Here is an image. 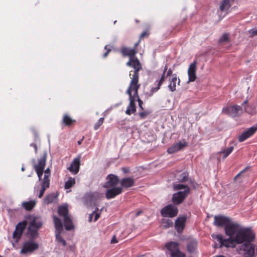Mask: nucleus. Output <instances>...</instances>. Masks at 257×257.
<instances>
[{
  "mask_svg": "<svg viewBox=\"0 0 257 257\" xmlns=\"http://www.w3.org/2000/svg\"><path fill=\"white\" fill-rule=\"evenodd\" d=\"M110 46H108V45H106V46H105L104 49H105L107 51H106V52H105V53L104 54V55H103V57H106L107 56V55H108V54L109 52V51H110Z\"/></svg>",
  "mask_w": 257,
  "mask_h": 257,
  "instance_id": "nucleus-38",
  "label": "nucleus"
},
{
  "mask_svg": "<svg viewBox=\"0 0 257 257\" xmlns=\"http://www.w3.org/2000/svg\"><path fill=\"white\" fill-rule=\"evenodd\" d=\"M169 82L168 87L172 92H173L176 90V83L179 85L180 81L176 75H173L172 77L169 79Z\"/></svg>",
  "mask_w": 257,
  "mask_h": 257,
  "instance_id": "nucleus-22",
  "label": "nucleus"
},
{
  "mask_svg": "<svg viewBox=\"0 0 257 257\" xmlns=\"http://www.w3.org/2000/svg\"><path fill=\"white\" fill-rule=\"evenodd\" d=\"M50 176V170L49 168L46 169L44 171V176L43 179L41 182V189L40 191L38 197L41 198L46 189L49 187L50 185V180L49 177Z\"/></svg>",
  "mask_w": 257,
  "mask_h": 257,
  "instance_id": "nucleus-11",
  "label": "nucleus"
},
{
  "mask_svg": "<svg viewBox=\"0 0 257 257\" xmlns=\"http://www.w3.org/2000/svg\"><path fill=\"white\" fill-rule=\"evenodd\" d=\"M117 242V241L115 239V236H114V237H113V238L111 239V243H116V242Z\"/></svg>",
  "mask_w": 257,
  "mask_h": 257,
  "instance_id": "nucleus-40",
  "label": "nucleus"
},
{
  "mask_svg": "<svg viewBox=\"0 0 257 257\" xmlns=\"http://www.w3.org/2000/svg\"><path fill=\"white\" fill-rule=\"evenodd\" d=\"M80 166V157L75 158L68 169L73 174H76L79 171Z\"/></svg>",
  "mask_w": 257,
  "mask_h": 257,
  "instance_id": "nucleus-17",
  "label": "nucleus"
},
{
  "mask_svg": "<svg viewBox=\"0 0 257 257\" xmlns=\"http://www.w3.org/2000/svg\"><path fill=\"white\" fill-rule=\"evenodd\" d=\"M101 209L99 210L98 208H96L95 210L89 215L88 220L91 222L92 220V217L94 216V221H96L99 217Z\"/></svg>",
  "mask_w": 257,
  "mask_h": 257,
  "instance_id": "nucleus-27",
  "label": "nucleus"
},
{
  "mask_svg": "<svg viewBox=\"0 0 257 257\" xmlns=\"http://www.w3.org/2000/svg\"><path fill=\"white\" fill-rule=\"evenodd\" d=\"M0 257H2V256L0 255Z\"/></svg>",
  "mask_w": 257,
  "mask_h": 257,
  "instance_id": "nucleus-49",
  "label": "nucleus"
},
{
  "mask_svg": "<svg viewBox=\"0 0 257 257\" xmlns=\"http://www.w3.org/2000/svg\"><path fill=\"white\" fill-rule=\"evenodd\" d=\"M103 120V117L100 118L97 122L95 123L94 126V128L95 130H97L99 127V126L102 124Z\"/></svg>",
  "mask_w": 257,
  "mask_h": 257,
  "instance_id": "nucleus-35",
  "label": "nucleus"
},
{
  "mask_svg": "<svg viewBox=\"0 0 257 257\" xmlns=\"http://www.w3.org/2000/svg\"><path fill=\"white\" fill-rule=\"evenodd\" d=\"M197 242L194 239H189L187 244V251L190 253H194L197 249Z\"/></svg>",
  "mask_w": 257,
  "mask_h": 257,
  "instance_id": "nucleus-21",
  "label": "nucleus"
},
{
  "mask_svg": "<svg viewBox=\"0 0 257 257\" xmlns=\"http://www.w3.org/2000/svg\"><path fill=\"white\" fill-rule=\"evenodd\" d=\"M187 146L188 143L185 140L179 141L168 148L167 149V152L169 154H173L181 150Z\"/></svg>",
  "mask_w": 257,
  "mask_h": 257,
  "instance_id": "nucleus-16",
  "label": "nucleus"
},
{
  "mask_svg": "<svg viewBox=\"0 0 257 257\" xmlns=\"http://www.w3.org/2000/svg\"><path fill=\"white\" fill-rule=\"evenodd\" d=\"M46 154L44 155L38 160V164L34 165V168L37 174L39 181L41 180L43 174V170L46 165Z\"/></svg>",
  "mask_w": 257,
  "mask_h": 257,
  "instance_id": "nucleus-12",
  "label": "nucleus"
},
{
  "mask_svg": "<svg viewBox=\"0 0 257 257\" xmlns=\"http://www.w3.org/2000/svg\"><path fill=\"white\" fill-rule=\"evenodd\" d=\"M240 175V173L239 174H238L236 176V177H237L238 176H239Z\"/></svg>",
  "mask_w": 257,
  "mask_h": 257,
  "instance_id": "nucleus-47",
  "label": "nucleus"
},
{
  "mask_svg": "<svg viewBox=\"0 0 257 257\" xmlns=\"http://www.w3.org/2000/svg\"><path fill=\"white\" fill-rule=\"evenodd\" d=\"M34 147H35V149L36 150V151H37V147L36 145H34Z\"/></svg>",
  "mask_w": 257,
  "mask_h": 257,
  "instance_id": "nucleus-45",
  "label": "nucleus"
},
{
  "mask_svg": "<svg viewBox=\"0 0 257 257\" xmlns=\"http://www.w3.org/2000/svg\"><path fill=\"white\" fill-rule=\"evenodd\" d=\"M30 221L28 228V234L32 237L35 238L38 235L37 229L42 226V221L39 217L30 216L28 217Z\"/></svg>",
  "mask_w": 257,
  "mask_h": 257,
  "instance_id": "nucleus-6",
  "label": "nucleus"
},
{
  "mask_svg": "<svg viewBox=\"0 0 257 257\" xmlns=\"http://www.w3.org/2000/svg\"><path fill=\"white\" fill-rule=\"evenodd\" d=\"M140 86L139 84V80L137 78H131L128 88L126 90V93L129 95L130 103L128 105L125 113L131 115L136 111L135 99L138 98V90Z\"/></svg>",
  "mask_w": 257,
  "mask_h": 257,
  "instance_id": "nucleus-2",
  "label": "nucleus"
},
{
  "mask_svg": "<svg viewBox=\"0 0 257 257\" xmlns=\"http://www.w3.org/2000/svg\"><path fill=\"white\" fill-rule=\"evenodd\" d=\"M140 115L142 117H144L145 116V114L144 112H141L140 113Z\"/></svg>",
  "mask_w": 257,
  "mask_h": 257,
  "instance_id": "nucleus-41",
  "label": "nucleus"
},
{
  "mask_svg": "<svg viewBox=\"0 0 257 257\" xmlns=\"http://www.w3.org/2000/svg\"><path fill=\"white\" fill-rule=\"evenodd\" d=\"M136 101H138V102H139V107L140 108H141L142 109H143V106H142V105H143V101L140 99V97H139V95L138 94V98H135V102Z\"/></svg>",
  "mask_w": 257,
  "mask_h": 257,
  "instance_id": "nucleus-36",
  "label": "nucleus"
},
{
  "mask_svg": "<svg viewBox=\"0 0 257 257\" xmlns=\"http://www.w3.org/2000/svg\"><path fill=\"white\" fill-rule=\"evenodd\" d=\"M257 130L256 127H251L247 131L243 132L239 137V141L242 142L252 135Z\"/></svg>",
  "mask_w": 257,
  "mask_h": 257,
  "instance_id": "nucleus-19",
  "label": "nucleus"
},
{
  "mask_svg": "<svg viewBox=\"0 0 257 257\" xmlns=\"http://www.w3.org/2000/svg\"><path fill=\"white\" fill-rule=\"evenodd\" d=\"M68 213V208L67 205H63L59 207L58 213L59 215L64 217V223L65 228L67 230H70L74 228V225Z\"/></svg>",
  "mask_w": 257,
  "mask_h": 257,
  "instance_id": "nucleus-7",
  "label": "nucleus"
},
{
  "mask_svg": "<svg viewBox=\"0 0 257 257\" xmlns=\"http://www.w3.org/2000/svg\"><path fill=\"white\" fill-rule=\"evenodd\" d=\"M39 245L33 241H26L24 243L23 247L20 250V253L24 254L31 253L37 249Z\"/></svg>",
  "mask_w": 257,
  "mask_h": 257,
  "instance_id": "nucleus-10",
  "label": "nucleus"
},
{
  "mask_svg": "<svg viewBox=\"0 0 257 257\" xmlns=\"http://www.w3.org/2000/svg\"><path fill=\"white\" fill-rule=\"evenodd\" d=\"M63 121L66 125H69L72 123L74 120L70 118L68 115H65L63 119Z\"/></svg>",
  "mask_w": 257,
  "mask_h": 257,
  "instance_id": "nucleus-33",
  "label": "nucleus"
},
{
  "mask_svg": "<svg viewBox=\"0 0 257 257\" xmlns=\"http://www.w3.org/2000/svg\"><path fill=\"white\" fill-rule=\"evenodd\" d=\"M229 40V35L227 33L223 34L219 38V42L221 44L228 42Z\"/></svg>",
  "mask_w": 257,
  "mask_h": 257,
  "instance_id": "nucleus-32",
  "label": "nucleus"
},
{
  "mask_svg": "<svg viewBox=\"0 0 257 257\" xmlns=\"http://www.w3.org/2000/svg\"><path fill=\"white\" fill-rule=\"evenodd\" d=\"M167 66H166L165 67L164 70L163 74L162 76H161L159 82H158V86L157 87L152 88V91L153 92L157 91L160 88V87L161 85V84L163 83V82L165 81L166 78L167 77L165 75V73H166V71H167Z\"/></svg>",
  "mask_w": 257,
  "mask_h": 257,
  "instance_id": "nucleus-28",
  "label": "nucleus"
},
{
  "mask_svg": "<svg viewBox=\"0 0 257 257\" xmlns=\"http://www.w3.org/2000/svg\"><path fill=\"white\" fill-rule=\"evenodd\" d=\"M75 183V180L74 178L69 177L65 182V188L67 189L72 187Z\"/></svg>",
  "mask_w": 257,
  "mask_h": 257,
  "instance_id": "nucleus-29",
  "label": "nucleus"
},
{
  "mask_svg": "<svg viewBox=\"0 0 257 257\" xmlns=\"http://www.w3.org/2000/svg\"><path fill=\"white\" fill-rule=\"evenodd\" d=\"M119 182L117 176L110 174L106 177V182L104 187L107 189L105 193L106 198L110 199L115 197L122 192V188L118 186Z\"/></svg>",
  "mask_w": 257,
  "mask_h": 257,
  "instance_id": "nucleus-3",
  "label": "nucleus"
},
{
  "mask_svg": "<svg viewBox=\"0 0 257 257\" xmlns=\"http://www.w3.org/2000/svg\"><path fill=\"white\" fill-rule=\"evenodd\" d=\"M138 45V43L136 44L135 47H136Z\"/></svg>",
  "mask_w": 257,
  "mask_h": 257,
  "instance_id": "nucleus-48",
  "label": "nucleus"
},
{
  "mask_svg": "<svg viewBox=\"0 0 257 257\" xmlns=\"http://www.w3.org/2000/svg\"><path fill=\"white\" fill-rule=\"evenodd\" d=\"M162 226L166 228H169L173 226V222L169 219H164L162 220Z\"/></svg>",
  "mask_w": 257,
  "mask_h": 257,
  "instance_id": "nucleus-30",
  "label": "nucleus"
},
{
  "mask_svg": "<svg viewBox=\"0 0 257 257\" xmlns=\"http://www.w3.org/2000/svg\"><path fill=\"white\" fill-rule=\"evenodd\" d=\"M230 6V0H223L220 6L219 10L222 12H226Z\"/></svg>",
  "mask_w": 257,
  "mask_h": 257,
  "instance_id": "nucleus-25",
  "label": "nucleus"
},
{
  "mask_svg": "<svg viewBox=\"0 0 257 257\" xmlns=\"http://www.w3.org/2000/svg\"><path fill=\"white\" fill-rule=\"evenodd\" d=\"M166 247L170 251L171 257H185V254L179 250V244L176 242H168Z\"/></svg>",
  "mask_w": 257,
  "mask_h": 257,
  "instance_id": "nucleus-9",
  "label": "nucleus"
},
{
  "mask_svg": "<svg viewBox=\"0 0 257 257\" xmlns=\"http://www.w3.org/2000/svg\"><path fill=\"white\" fill-rule=\"evenodd\" d=\"M82 140H79L77 142V143L79 144V145H80L81 143H82Z\"/></svg>",
  "mask_w": 257,
  "mask_h": 257,
  "instance_id": "nucleus-43",
  "label": "nucleus"
},
{
  "mask_svg": "<svg viewBox=\"0 0 257 257\" xmlns=\"http://www.w3.org/2000/svg\"><path fill=\"white\" fill-rule=\"evenodd\" d=\"M186 221V217L185 216H179L178 217L175 221V228L177 232H181L183 230L185 222Z\"/></svg>",
  "mask_w": 257,
  "mask_h": 257,
  "instance_id": "nucleus-20",
  "label": "nucleus"
},
{
  "mask_svg": "<svg viewBox=\"0 0 257 257\" xmlns=\"http://www.w3.org/2000/svg\"><path fill=\"white\" fill-rule=\"evenodd\" d=\"M250 36L253 37L257 35V28L253 29L249 31Z\"/></svg>",
  "mask_w": 257,
  "mask_h": 257,
  "instance_id": "nucleus-37",
  "label": "nucleus"
},
{
  "mask_svg": "<svg viewBox=\"0 0 257 257\" xmlns=\"http://www.w3.org/2000/svg\"><path fill=\"white\" fill-rule=\"evenodd\" d=\"M214 224L217 226H225L226 234L229 236L228 239H223L221 235L212 234V236L218 242V245L215 244V247H234L236 244H241L238 250V253L242 255L251 257L254 252V247L250 243L253 239L254 235L251 230L245 228L236 222L223 216H215Z\"/></svg>",
  "mask_w": 257,
  "mask_h": 257,
  "instance_id": "nucleus-1",
  "label": "nucleus"
},
{
  "mask_svg": "<svg viewBox=\"0 0 257 257\" xmlns=\"http://www.w3.org/2000/svg\"><path fill=\"white\" fill-rule=\"evenodd\" d=\"M37 201L35 200H32L29 201H24L22 202V206L26 210L29 211L32 210L36 205Z\"/></svg>",
  "mask_w": 257,
  "mask_h": 257,
  "instance_id": "nucleus-23",
  "label": "nucleus"
},
{
  "mask_svg": "<svg viewBox=\"0 0 257 257\" xmlns=\"http://www.w3.org/2000/svg\"><path fill=\"white\" fill-rule=\"evenodd\" d=\"M161 214L164 217H173L177 215L178 209L172 205H168L164 207L161 211Z\"/></svg>",
  "mask_w": 257,
  "mask_h": 257,
  "instance_id": "nucleus-14",
  "label": "nucleus"
},
{
  "mask_svg": "<svg viewBox=\"0 0 257 257\" xmlns=\"http://www.w3.org/2000/svg\"><path fill=\"white\" fill-rule=\"evenodd\" d=\"M141 213V211H138L136 213V216H138L140 214V213Z\"/></svg>",
  "mask_w": 257,
  "mask_h": 257,
  "instance_id": "nucleus-44",
  "label": "nucleus"
},
{
  "mask_svg": "<svg viewBox=\"0 0 257 257\" xmlns=\"http://www.w3.org/2000/svg\"><path fill=\"white\" fill-rule=\"evenodd\" d=\"M173 188L175 190L180 191L173 195L172 201L175 204H179L189 194L190 189L186 185L175 183L173 184Z\"/></svg>",
  "mask_w": 257,
  "mask_h": 257,
  "instance_id": "nucleus-5",
  "label": "nucleus"
},
{
  "mask_svg": "<svg viewBox=\"0 0 257 257\" xmlns=\"http://www.w3.org/2000/svg\"><path fill=\"white\" fill-rule=\"evenodd\" d=\"M55 198L54 194H49L45 197L44 202L45 203L49 204L52 202Z\"/></svg>",
  "mask_w": 257,
  "mask_h": 257,
  "instance_id": "nucleus-34",
  "label": "nucleus"
},
{
  "mask_svg": "<svg viewBox=\"0 0 257 257\" xmlns=\"http://www.w3.org/2000/svg\"><path fill=\"white\" fill-rule=\"evenodd\" d=\"M196 62H193L190 65L188 69V82H193L195 80L196 78Z\"/></svg>",
  "mask_w": 257,
  "mask_h": 257,
  "instance_id": "nucleus-18",
  "label": "nucleus"
},
{
  "mask_svg": "<svg viewBox=\"0 0 257 257\" xmlns=\"http://www.w3.org/2000/svg\"><path fill=\"white\" fill-rule=\"evenodd\" d=\"M172 73V71L171 70V69H169L167 71V74H166V77H168L169 76H170Z\"/></svg>",
  "mask_w": 257,
  "mask_h": 257,
  "instance_id": "nucleus-39",
  "label": "nucleus"
},
{
  "mask_svg": "<svg viewBox=\"0 0 257 257\" xmlns=\"http://www.w3.org/2000/svg\"><path fill=\"white\" fill-rule=\"evenodd\" d=\"M222 112L232 116H235L241 113L242 108L237 105L228 106L223 108Z\"/></svg>",
  "mask_w": 257,
  "mask_h": 257,
  "instance_id": "nucleus-13",
  "label": "nucleus"
},
{
  "mask_svg": "<svg viewBox=\"0 0 257 257\" xmlns=\"http://www.w3.org/2000/svg\"><path fill=\"white\" fill-rule=\"evenodd\" d=\"M233 150V147H230L228 148L222 150L221 151L218 153V155L220 157L222 156V158L224 159L232 152Z\"/></svg>",
  "mask_w": 257,
  "mask_h": 257,
  "instance_id": "nucleus-26",
  "label": "nucleus"
},
{
  "mask_svg": "<svg viewBox=\"0 0 257 257\" xmlns=\"http://www.w3.org/2000/svg\"><path fill=\"white\" fill-rule=\"evenodd\" d=\"M146 35V32H144L143 33H142L141 35V38H143L145 35Z\"/></svg>",
  "mask_w": 257,
  "mask_h": 257,
  "instance_id": "nucleus-42",
  "label": "nucleus"
},
{
  "mask_svg": "<svg viewBox=\"0 0 257 257\" xmlns=\"http://www.w3.org/2000/svg\"><path fill=\"white\" fill-rule=\"evenodd\" d=\"M27 224V221H23L20 222L16 227L15 231L13 233V237L15 239L16 242H17L19 239L21 238L24 229H25Z\"/></svg>",
  "mask_w": 257,
  "mask_h": 257,
  "instance_id": "nucleus-15",
  "label": "nucleus"
},
{
  "mask_svg": "<svg viewBox=\"0 0 257 257\" xmlns=\"http://www.w3.org/2000/svg\"><path fill=\"white\" fill-rule=\"evenodd\" d=\"M121 53L123 56H127L130 58V61L126 65L132 67L135 69L132 78H137V80H139V71L142 69V66L139 60L136 57L137 52L135 48H123L121 49Z\"/></svg>",
  "mask_w": 257,
  "mask_h": 257,
  "instance_id": "nucleus-4",
  "label": "nucleus"
},
{
  "mask_svg": "<svg viewBox=\"0 0 257 257\" xmlns=\"http://www.w3.org/2000/svg\"><path fill=\"white\" fill-rule=\"evenodd\" d=\"M177 177L179 182H183L187 180V174L185 172L181 173L177 175Z\"/></svg>",
  "mask_w": 257,
  "mask_h": 257,
  "instance_id": "nucleus-31",
  "label": "nucleus"
},
{
  "mask_svg": "<svg viewBox=\"0 0 257 257\" xmlns=\"http://www.w3.org/2000/svg\"><path fill=\"white\" fill-rule=\"evenodd\" d=\"M55 224L56 239L58 242L61 243L64 246L66 245L65 240L61 236L60 234L63 231L62 223L60 219L54 216L53 217Z\"/></svg>",
  "mask_w": 257,
  "mask_h": 257,
  "instance_id": "nucleus-8",
  "label": "nucleus"
},
{
  "mask_svg": "<svg viewBox=\"0 0 257 257\" xmlns=\"http://www.w3.org/2000/svg\"><path fill=\"white\" fill-rule=\"evenodd\" d=\"M135 180L133 178H126L121 180V185L124 188H128L133 186Z\"/></svg>",
  "mask_w": 257,
  "mask_h": 257,
  "instance_id": "nucleus-24",
  "label": "nucleus"
},
{
  "mask_svg": "<svg viewBox=\"0 0 257 257\" xmlns=\"http://www.w3.org/2000/svg\"><path fill=\"white\" fill-rule=\"evenodd\" d=\"M24 170H25V169H24V167H22V168H21V170H22V171H24Z\"/></svg>",
  "mask_w": 257,
  "mask_h": 257,
  "instance_id": "nucleus-46",
  "label": "nucleus"
}]
</instances>
